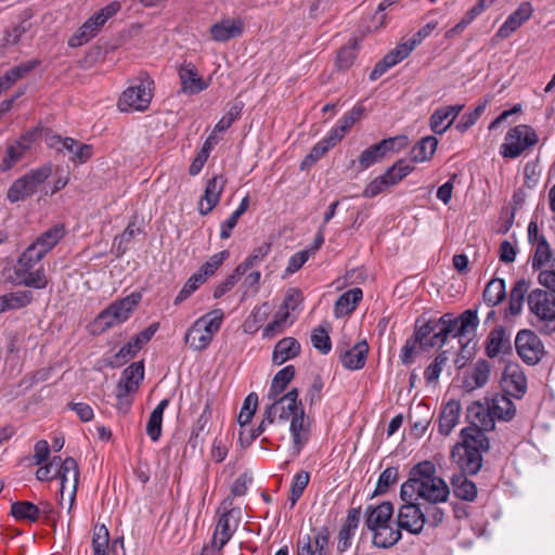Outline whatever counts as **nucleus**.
Here are the masks:
<instances>
[{
    "instance_id": "nucleus-16",
    "label": "nucleus",
    "mask_w": 555,
    "mask_h": 555,
    "mask_svg": "<svg viewBox=\"0 0 555 555\" xmlns=\"http://www.w3.org/2000/svg\"><path fill=\"white\" fill-rule=\"evenodd\" d=\"M151 83H153V81H147L146 83L141 81L138 86L128 87L122 92L118 102L120 111H128V108L145 111L153 98V93L150 88Z\"/></svg>"
},
{
    "instance_id": "nucleus-13",
    "label": "nucleus",
    "mask_w": 555,
    "mask_h": 555,
    "mask_svg": "<svg viewBox=\"0 0 555 555\" xmlns=\"http://www.w3.org/2000/svg\"><path fill=\"white\" fill-rule=\"evenodd\" d=\"M144 378L143 361H138L127 366L117 385V399L120 404H130L129 397L137 392Z\"/></svg>"
},
{
    "instance_id": "nucleus-28",
    "label": "nucleus",
    "mask_w": 555,
    "mask_h": 555,
    "mask_svg": "<svg viewBox=\"0 0 555 555\" xmlns=\"http://www.w3.org/2000/svg\"><path fill=\"white\" fill-rule=\"evenodd\" d=\"M179 78L182 85V91L190 94L199 93L207 88V85L198 76L196 68L191 64L180 67Z\"/></svg>"
},
{
    "instance_id": "nucleus-29",
    "label": "nucleus",
    "mask_w": 555,
    "mask_h": 555,
    "mask_svg": "<svg viewBox=\"0 0 555 555\" xmlns=\"http://www.w3.org/2000/svg\"><path fill=\"white\" fill-rule=\"evenodd\" d=\"M438 139L427 135L417 141L410 152V162L423 163L430 160L437 150Z\"/></svg>"
},
{
    "instance_id": "nucleus-51",
    "label": "nucleus",
    "mask_w": 555,
    "mask_h": 555,
    "mask_svg": "<svg viewBox=\"0 0 555 555\" xmlns=\"http://www.w3.org/2000/svg\"><path fill=\"white\" fill-rule=\"evenodd\" d=\"M535 254L532 260V268L534 270L541 269L552 257L550 245L544 235L538 238Z\"/></svg>"
},
{
    "instance_id": "nucleus-48",
    "label": "nucleus",
    "mask_w": 555,
    "mask_h": 555,
    "mask_svg": "<svg viewBox=\"0 0 555 555\" xmlns=\"http://www.w3.org/2000/svg\"><path fill=\"white\" fill-rule=\"evenodd\" d=\"M302 300V292L299 288H289L278 314L282 315V320H286L289 317V311H294Z\"/></svg>"
},
{
    "instance_id": "nucleus-41",
    "label": "nucleus",
    "mask_w": 555,
    "mask_h": 555,
    "mask_svg": "<svg viewBox=\"0 0 555 555\" xmlns=\"http://www.w3.org/2000/svg\"><path fill=\"white\" fill-rule=\"evenodd\" d=\"M488 103L487 99L479 101L474 111L462 115L460 121L455 125V129L461 133L466 132L483 114Z\"/></svg>"
},
{
    "instance_id": "nucleus-37",
    "label": "nucleus",
    "mask_w": 555,
    "mask_h": 555,
    "mask_svg": "<svg viewBox=\"0 0 555 555\" xmlns=\"http://www.w3.org/2000/svg\"><path fill=\"white\" fill-rule=\"evenodd\" d=\"M64 234L65 227L63 224H55L41 233L35 243L48 254L63 238Z\"/></svg>"
},
{
    "instance_id": "nucleus-6",
    "label": "nucleus",
    "mask_w": 555,
    "mask_h": 555,
    "mask_svg": "<svg viewBox=\"0 0 555 555\" xmlns=\"http://www.w3.org/2000/svg\"><path fill=\"white\" fill-rule=\"evenodd\" d=\"M527 302L532 318L530 324L541 334L555 333V296L548 291L535 288L528 294Z\"/></svg>"
},
{
    "instance_id": "nucleus-30",
    "label": "nucleus",
    "mask_w": 555,
    "mask_h": 555,
    "mask_svg": "<svg viewBox=\"0 0 555 555\" xmlns=\"http://www.w3.org/2000/svg\"><path fill=\"white\" fill-rule=\"evenodd\" d=\"M14 273L18 279V284L27 287L43 289L48 286L49 280L43 268L35 271L26 270V268H15Z\"/></svg>"
},
{
    "instance_id": "nucleus-14",
    "label": "nucleus",
    "mask_w": 555,
    "mask_h": 555,
    "mask_svg": "<svg viewBox=\"0 0 555 555\" xmlns=\"http://www.w3.org/2000/svg\"><path fill=\"white\" fill-rule=\"evenodd\" d=\"M402 501L404 504L399 508L396 528H399L400 531L406 530L410 533L418 534L425 526L423 509L416 500Z\"/></svg>"
},
{
    "instance_id": "nucleus-60",
    "label": "nucleus",
    "mask_w": 555,
    "mask_h": 555,
    "mask_svg": "<svg viewBox=\"0 0 555 555\" xmlns=\"http://www.w3.org/2000/svg\"><path fill=\"white\" fill-rule=\"evenodd\" d=\"M331 325L327 322L320 324L311 334L312 347H332L330 337Z\"/></svg>"
},
{
    "instance_id": "nucleus-38",
    "label": "nucleus",
    "mask_w": 555,
    "mask_h": 555,
    "mask_svg": "<svg viewBox=\"0 0 555 555\" xmlns=\"http://www.w3.org/2000/svg\"><path fill=\"white\" fill-rule=\"evenodd\" d=\"M11 515L16 520H27L36 522L39 519V509L37 505L28 501H16L11 505Z\"/></svg>"
},
{
    "instance_id": "nucleus-31",
    "label": "nucleus",
    "mask_w": 555,
    "mask_h": 555,
    "mask_svg": "<svg viewBox=\"0 0 555 555\" xmlns=\"http://www.w3.org/2000/svg\"><path fill=\"white\" fill-rule=\"evenodd\" d=\"M490 373L491 366L488 361H477L474 370L470 372L469 375L465 377L463 382L464 388L470 391L483 387L490 378Z\"/></svg>"
},
{
    "instance_id": "nucleus-5",
    "label": "nucleus",
    "mask_w": 555,
    "mask_h": 555,
    "mask_svg": "<svg viewBox=\"0 0 555 555\" xmlns=\"http://www.w3.org/2000/svg\"><path fill=\"white\" fill-rule=\"evenodd\" d=\"M141 299L142 295L139 292H133L121 299L114 300L88 325L90 333L100 335L107 328L126 322Z\"/></svg>"
},
{
    "instance_id": "nucleus-57",
    "label": "nucleus",
    "mask_w": 555,
    "mask_h": 555,
    "mask_svg": "<svg viewBox=\"0 0 555 555\" xmlns=\"http://www.w3.org/2000/svg\"><path fill=\"white\" fill-rule=\"evenodd\" d=\"M398 480V469L395 467H387L382 472L374 490L375 495L384 494L388 491L389 487Z\"/></svg>"
},
{
    "instance_id": "nucleus-19",
    "label": "nucleus",
    "mask_w": 555,
    "mask_h": 555,
    "mask_svg": "<svg viewBox=\"0 0 555 555\" xmlns=\"http://www.w3.org/2000/svg\"><path fill=\"white\" fill-rule=\"evenodd\" d=\"M35 138L36 132L28 131L21 135L13 144H10L7 147L5 155L0 164V170L5 172L12 169V167L20 162L25 153L30 149Z\"/></svg>"
},
{
    "instance_id": "nucleus-45",
    "label": "nucleus",
    "mask_w": 555,
    "mask_h": 555,
    "mask_svg": "<svg viewBox=\"0 0 555 555\" xmlns=\"http://www.w3.org/2000/svg\"><path fill=\"white\" fill-rule=\"evenodd\" d=\"M109 533L105 525H96L93 529V555H107Z\"/></svg>"
},
{
    "instance_id": "nucleus-40",
    "label": "nucleus",
    "mask_w": 555,
    "mask_h": 555,
    "mask_svg": "<svg viewBox=\"0 0 555 555\" xmlns=\"http://www.w3.org/2000/svg\"><path fill=\"white\" fill-rule=\"evenodd\" d=\"M46 255L47 253L33 242L18 257L15 268L31 270Z\"/></svg>"
},
{
    "instance_id": "nucleus-59",
    "label": "nucleus",
    "mask_w": 555,
    "mask_h": 555,
    "mask_svg": "<svg viewBox=\"0 0 555 555\" xmlns=\"http://www.w3.org/2000/svg\"><path fill=\"white\" fill-rule=\"evenodd\" d=\"M159 327L158 322H154L150 324L146 328L132 336L129 341H127L122 347H142L147 344L152 337L155 335Z\"/></svg>"
},
{
    "instance_id": "nucleus-23",
    "label": "nucleus",
    "mask_w": 555,
    "mask_h": 555,
    "mask_svg": "<svg viewBox=\"0 0 555 555\" xmlns=\"http://www.w3.org/2000/svg\"><path fill=\"white\" fill-rule=\"evenodd\" d=\"M464 108V104L449 105L437 108L429 118V126L434 133L443 134L453 124Z\"/></svg>"
},
{
    "instance_id": "nucleus-9",
    "label": "nucleus",
    "mask_w": 555,
    "mask_h": 555,
    "mask_svg": "<svg viewBox=\"0 0 555 555\" xmlns=\"http://www.w3.org/2000/svg\"><path fill=\"white\" fill-rule=\"evenodd\" d=\"M406 144V135L383 139L378 143L372 144L362 151L357 160H351L350 167H357V171L361 172L382 162L389 153L399 152Z\"/></svg>"
},
{
    "instance_id": "nucleus-10",
    "label": "nucleus",
    "mask_w": 555,
    "mask_h": 555,
    "mask_svg": "<svg viewBox=\"0 0 555 555\" xmlns=\"http://www.w3.org/2000/svg\"><path fill=\"white\" fill-rule=\"evenodd\" d=\"M414 169L415 167L411 165L409 160L404 158L397 160L383 175L376 177L365 185L362 196L365 198L377 196L386 189L397 185Z\"/></svg>"
},
{
    "instance_id": "nucleus-43",
    "label": "nucleus",
    "mask_w": 555,
    "mask_h": 555,
    "mask_svg": "<svg viewBox=\"0 0 555 555\" xmlns=\"http://www.w3.org/2000/svg\"><path fill=\"white\" fill-rule=\"evenodd\" d=\"M357 41L356 39L350 40L348 44L343 46L336 56V65L339 70H347L349 69L356 57H357Z\"/></svg>"
},
{
    "instance_id": "nucleus-15",
    "label": "nucleus",
    "mask_w": 555,
    "mask_h": 555,
    "mask_svg": "<svg viewBox=\"0 0 555 555\" xmlns=\"http://www.w3.org/2000/svg\"><path fill=\"white\" fill-rule=\"evenodd\" d=\"M272 403L267 408V420L269 424L275 421H286L293 416L300 408L297 405L298 390L291 389L286 395L269 399Z\"/></svg>"
},
{
    "instance_id": "nucleus-32",
    "label": "nucleus",
    "mask_w": 555,
    "mask_h": 555,
    "mask_svg": "<svg viewBox=\"0 0 555 555\" xmlns=\"http://www.w3.org/2000/svg\"><path fill=\"white\" fill-rule=\"evenodd\" d=\"M363 292L354 287L341 294L335 302L336 317H345L354 311L357 305L362 300Z\"/></svg>"
},
{
    "instance_id": "nucleus-39",
    "label": "nucleus",
    "mask_w": 555,
    "mask_h": 555,
    "mask_svg": "<svg viewBox=\"0 0 555 555\" xmlns=\"http://www.w3.org/2000/svg\"><path fill=\"white\" fill-rule=\"evenodd\" d=\"M367 350L369 349H345L339 354L343 366L350 371L363 367L367 358Z\"/></svg>"
},
{
    "instance_id": "nucleus-36",
    "label": "nucleus",
    "mask_w": 555,
    "mask_h": 555,
    "mask_svg": "<svg viewBox=\"0 0 555 555\" xmlns=\"http://www.w3.org/2000/svg\"><path fill=\"white\" fill-rule=\"evenodd\" d=\"M295 376V367L293 365H286L280 370L273 377L270 389L268 391V399H274L279 397L291 383Z\"/></svg>"
},
{
    "instance_id": "nucleus-47",
    "label": "nucleus",
    "mask_w": 555,
    "mask_h": 555,
    "mask_svg": "<svg viewBox=\"0 0 555 555\" xmlns=\"http://www.w3.org/2000/svg\"><path fill=\"white\" fill-rule=\"evenodd\" d=\"M34 192L27 185V181L22 177L16 179L7 192V198L10 203H17L25 201L27 197L33 195Z\"/></svg>"
},
{
    "instance_id": "nucleus-46",
    "label": "nucleus",
    "mask_w": 555,
    "mask_h": 555,
    "mask_svg": "<svg viewBox=\"0 0 555 555\" xmlns=\"http://www.w3.org/2000/svg\"><path fill=\"white\" fill-rule=\"evenodd\" d=\"M271 248H272L271 242H264L259 247L254 248L253 251L250 253V255L243 262L237 264L240 267V270H242L244 273H246L254 266L263 261L264 258L271 251Z\"/></svg>"
},
{
    "instance_id": "nucleus-64",
    "label": "nucleus",
    "mask_w": 555,
    "mask_h": 555,
    "mask_svg": "<svg viewBox=\"0 0 555 555\" xmlns=\"http://www.w3.org/2000/svg\"><path fill=\"white\" fill-rule=\"evenodd\" d=\"M73 154L72 160L77 164H83L92 157L93 147L90 144L80 143L76 140L75 146L72 151H67Z\"/></svg>"
},
{
    "instance_id": "nucleus-50",
    "label": "nucleus",
    "mask_w": 555,
    "mask_h": 555,
    "mask_svg": "<svg viewBox=\"0 0 555 555\" xmlns=\"http://www.w3.org/2000/svg\"><path fill=\"white\" fill-rule=\"evenodd\" d=\"M121 5L118 1H112L98 12H95L92 16L89 17L91 23L101 30L104 24L108 18L113 17L117 12H119Z\"/></svg>"
},
{
    "instance_id": "nucleus-27",
    "label": "nucleus",
    "mask_w": 555,
    "mask_h": 555,
    "mask_svg": "<svg viewBox=\"0 0 555 555\" xmlns=\"http://www.w3.org/2000/svg\"><path fill=\"white\" fill-rule=\"evenodd\" d=\"M289 430L293 436L295 452L299 453L308 440L309 431V421L301 408L292 416Z\"/></svg>"
},
{
    "instance_id": "nucleus-7",
    "label": "nucleus",
    "mask_w": 555,
    "mask_h": 555,
    "mask_svg": "<svg viewBox=\"0 0 555 555\" xmlns=\"http://www.w3.org/2000/svg\"><path fill=\"white\" fill-rule=\"evenodd\" d=\"M218 514L219 518L215 527L212 544L218 551H221L236 531L241 522L242 511L240 507H234L233 498L228 496L221 502Z\"/></svg>"
},
{
    "instance_id": "nucleus-12",
    "label": "nucleus",
    "mask_w": 555,
    "mask_h": 555,
    "mask_svg": "<svg viewBox=\"0 0 555 555\" xmlns=\"http://www.w3.org/2000/svg\"><path fill=\"white\" fill-rule=\"evenodd\" d=\"M56 478L61 481L60 504L63 505L65 498H68V512L72 511L79 482V467L75 459L68 456L57 465Z\"/></svg>"
},
{
    "instance_id": "nucleus-61",
    "label": "nucleus",
    "mask_w": 555,
    "mask_h": 555,
    "mask_svg": "<svg viewBox=\"0 0 555 555\" xmlns=\"http://www.w3.org/2000/svg\"><path fill=\"white\" fill-rule=\"evenodd\" d=\"M440 503H429L423 511L425 524L431 527H438L444 518V511L439 506Z\"/></svg>"
},
{
    "instance_id": "nucleus-20",
    "label": "nucleus",
    "mask_w": 555,
    "mask_h": 555,
    "mask_svg": "<svg viewBox=\"0 0 555 555\" xmlns=\"http://www.w3.org/2000/svg\"><path fill=\"white\" fill-rule=\"evenodd\" d=\"M413 51V44L399 43L389 51L380 61H378L370 74V80L374 81L382 77L389 68L393 67Z\"/></svg>"
},
{
    "instance_id": "nucleus-42",
    "label": "nucleus",
    "mask_w": 555,
    "mask_h": 555,
    "mask_svg": "<svg viewBox=\"0 0 555 555\" xmlns=\"http://www.w3.org/2000/svg\"><path fill=\"white\" fill-rule=\"evenodd\" d=\"M206 281H207V279L201 272L197 271V272L193 273L188 279V281L185 282V284L183 285V287L181 288V291L175 298L173 305L179 306L180 304H182Z\"/></svg>"
},
{
    "instance_id": "nucleus-53",
    "label": "nucleus",
    "mask_w": 555,
    "mask_h": 555,
    "mask_svg": "<svg viewBox=\"0 0 555 555\" xmlns=\"http://www.w3.org/2000/svg\"><path fill=\"white\" fill-rule=\"evenodd\" d=\"M310 476L307 472H299L294 476L293 483L291 487V506H295L300 496L302 495L305 489L309 483Z\"/></svg>"
},
{
    "instance_id": "nucleus-11",
    "label": "nucleus",
    "mask_w": 555,
    "mask_h": 555,
    "mask_svg": "<svg viewBox=\"0 0 555 555\" xmlns=\"http://www.w3.org/2000/svg\"><path fill=\"white\" fill-rule=\"evenodd\" d=\"M538 141V134L531 126H515L507 131L505 143L501 146V154L505 158H516L525 150L535 145Z\"/></svg>"
},
{
    "instance_id": "nucleus-44",
    "label": "nucleus",
    "mask_w": 555,
    "mask_h": 555,
    "mask_svg": "<svg viewBox=\"0 0 555 555\" xmlns=\"http://www.w3.org/2000/svg\"><path fill=\"white\" fill-rule=\"evenodd\" d=\"M52 173V164L47 163L42 166L31 169L29 172L25 173L22 178L27 181V185L35 193L37 188L41 185Z\"/></svg>"
},
{
    "instance_id": "nucleus-34",
    "label": "nucleus",
    "mask_w": 555,
    "mask_h": 555,
    "mask_svg": "<svg viewBox=\"0 0 555 555\" xmlns=\"http://www.w3.org/2000/svg\"><path fill=\"white\" fill-rule=\"evenodd\" d=\"M462 474L454 475L451 483L455 495L465 501H474L477 496L476 485L465 476L467 473L462 468Z\"/></svg>"
},
{
    "instance_id": "nucleus-21",
    "label": "nucleus",
    "mask_w": 555,
    "mask_h": 555,
    "mask_svg": "<svg viewBox=\"0 0 555 555\" xmlns=\"http://www.w3.org/2000/svg\"><path fill=\"white\" fill-rule=\"evenodd\" d=\"M227 179L222 176H215L206 183L204 195L198 203V212L202 216L208 215L220 201Z\"/></svg>"
},
{
    "instance_id": "nucleus-63",
    "label": "nucleus",
    "mask_w": 555,
    "mask_h": 555,
    "mask_svg": "<svg viewBox=\"0 0 555 555\" xmlns=\"http://www.w3.org/2000/svg\"><path fill=\"white\" fill-rule=\"evenodd\" d=\"M11 309H21L28 306L34 300L31 291H18L7 294Z\"/></svg>"
},
{
    "instance_id": "nucleus-49",
    "label": "nucleus",
    "mask_w": 555,
    "mask_h": 555,
    "mask_svg": "<svg viewBox=\"0 0 555 555\" xmlns=\"http://www.w3.org/2000/svg\"><path fill=\"white\" fill-rule=\"evenodd\" d=\"M258 396L256 392H250L244 400L243 406L237 417L238 424L244 427L248 425L257 410Z\"/></svg>"
},
{
    "instance_id": "nucleus-25",
    "label": "nucleus",
    "mask_w": 555,
    "mask_h": 555,
    "mask_svg": "<svg viewBox=\"0 0 555 555\" xmlns=\"http://www.w3.org/2000/svg\"><path fill=\"white\" fill-rule=\"evenodd\" d=\"M486 400L494 424L496 420L507 422L514 417L516 406L507 396L495 395L491 398H486Z\"/></svg>"
},
{
    "instance_id": "nucleus-8",
    "label": "nucleus",
    "mask_w": 555,
    "mask_h": 555,
    "mask_svg": "<svg viewBox=\"0 0 555 555\" xmlns=\"http://www.w3.org/2000/svg\"><path fill=\"white\" fill-rule=\"evenodd\" d=\"M222 320L221 309L212 310L197 319L185 333V344L190 347H207L220 330Z\"/></svg>"
},
{
    "instance_id": "nucleus-24",
    "label": "nucleus",
    "mask_w": 555,
    "mask_h": 555,
    "mask_svg": "<svg viewBox=\"0 0 555 555\" xmlns=\"http://www.w3.org/2000/svg\"><path fill=\"white\" fill-rule=\"evenodd\" d=\"M328 544V532L322 528L313 537L304 535L297 542V555H324Z\"/></svg>"
},
{
    "instance_id": "nucleus-54",
    "label": "nucleus",
    "mask_w": 555,
    "mask_h": 555,
    "mask_svg": "<svg viewBox=\"0 0 555 555\" xmlns=\"http://www.w3.org/2000/svg\"><path fill=\"white\" fill-rule=\"evenodd\" d=\"M244 104L242 102H235L224 116L216 124L214 131L223 132L227 131L232 124L241 116Z\"/></svg>"
},
{
    "instance_id": "nucleus-62",
    "label": "nucleus",
    "mask_w": 555,
    "mask_h": 555,
    "mask_svg": "<svg viewBox=\"0 0 555 555\" xmlns=\"http://www.w3.org/2000/svg\"><path fill=\"white\" fill-rule=\"evenodd\" d=\"M448 361L447 352H441L435 359V361L426 369L424 376L428 384L438 380L443 365Z\"/></svg>"
},
{
    "instance_id": "nucleus-35",
    "label": "nucleus",
    "mask_w": 555,
    "mask_h": 555,
    "mask_svg": "<svg viewBox=\"0 0 555 555\" xmlns=\"http://www.w3.org/2000/svg\"><path fill=\"white\" fill-rule=\"evenodd\" d=\"M168 404V399L162 400L150 414L146 434L153 441H157L162 435L163 415Z\"/></svg>"
},
{
    "instance_id": "nucleus-17",
    "label": "nucleus",
    "mask_w": 555,
    "mask_h": 555,
    "mask_svg": "<svg viewBox=\"0 0 555 555\" xmlns=\"http://www.w3.org/2000/svg\"><path fill=\"white\" fill-rule=\"evenodd\" d=\"M500 385L506 395L516 399L524 397L527 391V377L519 364L508 362L505 365Z\"/></svg>"
},
{
    "instance_id": "nucleus-4",
    "label": "nucleus",
    "mask_w": 555,
    "mask_h": 555,
    "mask_svg": "<svg viewBox=\"0 0 555 555\" xmlns=\"http://www.w3.org/2000/svg\"><path fill=\"white\" fill-rule=\"evenodd\" d=\"M392 515L393 506L387 501L376 506L370 505L365 511V525L373 533V543L378 547L388 548L401 539Z\"/></svg>"
},
{
    "instance_id": "nucleus-33",
    "label": "nucleus",
    "mask_w": 555,
    "mask_h": 555,
    "mask_svg": "<svg viewBox=\"0 0 555 555\" xmlns=\"http://www.w3.org/2000/svg\"><path fill=\"white\" fill-rule=\"evenodd\" d=\"M506 297V284L503 279L493 278L485 287L482 293L483 301L489 307H495Z\"/></svg>"
},
{
    "instance_id": "nucleus-26",
    "label": "nucleus",
    "mask_w": 555,
    "mask_h": 555,
    "mask_svg": "<svg viewBox=\"0 0 555 555\" xmlns=\"http://www.w3.org/2000/svg\"><path fill=\"white\" fill-rule=\"evenodd\" d=\"M461 415L460 401L451 399L441 409L439 415V433L448 436L459 423Z\"/></svg>"
},
{
    "instance_id": "nucleus-2",
    "label": "nucleus",
    "mask_w": 555,
    "mask_h": 555,
    "mask_svg": "<svg viewBox=\"0 0 555 555\" xmlns=\"http://www.w3.org/2000/svg\"><path fill=\"white\" fill-rule=\"evenodd\" d=\"M466 417L472 426L462 429V442L452 448L451 459L468 475H476L482 466V452L490 447L485 431L494 429L487 400L469 404Z\"/></svg>"
},
{
    "instance_id": "nucleus-55",
    "label": "nucleus",
    "mask_w": 555,
    "mask_h": 555,
    "mask_svg": "<svg viewBox=\"0 0 555 555\" xmlns=\"http://www.w3.org/2000/svg\"><path fill=\"white\" fill-rule=\"evenodd\" d=\"M40 60L33 59L23 63H20L16 66H13L9 70H7V75L10 76V79L13 83H15L17 80L24 78L26 75H28L30 72H33L36 67L40 65Z\"/></svg>"
},
{
    "instance_id": "nucleus-52",
    "label": "nucleus",
    "mask_w": 555,
    "mask_h": 555,
    "mask_svg": "<svg viewBox=\"0 0 555 555\" xmlns=\"http://www.w3.org/2000/svg\"><path fill=\"white\" fill-rule=\"evenodd\" d=\"M230 257L229 250H221L212 255L206 262H204L198 272H201L206 279L215 274V272L222 266V263Z\"/></svg>"
},
{
    "instance_id": "nucleus-18",
    "label": "nucleus",
    "mask_w": 555,
    "mask_h": 555,
    "mask_svg": "<svg viewBox=\"0 0 555 555\" xmlns=\"http://www.w3.org/2000/svg\"><path fill=\"white\" fill-rule=\"evenodd\" d=\"M533 13L532 4L528 1L521 2L519 7L508 15L504 24L499 28L493 37L494 40H502L508 38L516 31L526 21H528Z\"/></svg>"
},
{
    "instance_id": "nucleus-56",
    "label": "nucleus",
    "mask_w": 555,
    "mask_h": 555,
    "mask_svg": "<svg viewBox=\"0 0 555 555\" xmlns=\"http://www.w3.org/2000/svg\"><path fill=\"white\" fill-rule=\"evenodd\" d=\"M245 273L236 266L234 271L228 275L214 291V298L219 299L230 292Z\"/></svg>"
},
{
    "instance_id": "nucleus-1",
    "label": "nucleus",
    "mask_w": 555,
    "mask_h": 555,
    "mask_svg": "<svg viewBox=\"0 0 555 555\" xmlns=\"http://www.w3.org/2000/svg\"><path fill=\"white\" fill-rule=\"evenodd\" d=\"M478 309L479 305H476L459 315L447 312L438 319L420 315L415 320L413 334L403 347H443L450 337L457 339L460 347H476Z\"/></svg>"
},
{
    "instance_id": "nucleus-58",
    "label": "nucleus",
    "mask_w": 555,
    "mask_h": 555,
    "mask_svg": "<svg viewBox=\"0 0 555 555\" xmlns=\"http://www.w3.org/2000/svg\"><path fill=\"white\" fill-rule=\"evenodd\" d=\"M483 347H512L509 335L504 327H494L489 333Z\"/></svg>"
},
{
    "instance_id": "nucleus-3",
    "label": "nucleus",
    "mask_w": 555,
    "mask_h": 555,
    "mask_svg": "<svg viewBox=\"0 0 555 555\" xmlns=\"http://www.w3.org/2000/svg\"><path fill=\"white\" fill-rule=\"evenodd\" d=\"M450 494L447 482L436 474L430 461L415 465L408 481L400 489L401 500H423L426 503H444Z\"/></svg>"
},
{
    "instance_id": "nucleus-22",
    "label": "nucleus",
    "mask_w": 555,
    "mask_h": 555,
    "mask_svg": "<svg viewBox=\"0 0 555 555\" xmlns=\"http://www.w3.org/2000/svg\"><path fill=\"white\" fill-rule=\"evenodd\" d=\"M244 30V22L242 18H222L220 22L212 24L209 34L212 40L225 42L233 38L240 37Z\"/></svg>"
}]
</instances>
